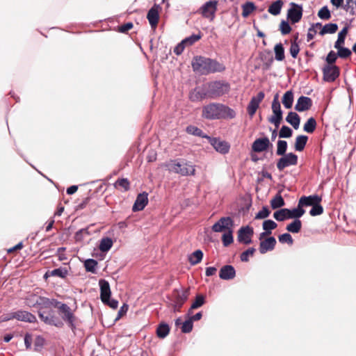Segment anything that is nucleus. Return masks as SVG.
<instances>
[{"label":"nucleus","instance_id":"obj_1","mask_svg":"<svg viewBox=\"0 0 356 356\" xmlns=\"http://www.w3.org/2000/svg\"><path fill=\"white\" fill-rule=\"evenodd\" d=\"M191 65L193 71L201 75H208L225 70V66L222 63L202 56H195Z\"/></svg>","mask_w":356,"mask_h":356},{"label":"nucleus","instance_id":"obj_2","mask_svg":"<svg viewBox=\"0 0 356 356\" xmlns=\"http://www.w3.org/2000/svg\"><path fill=\"white\" fill-rule=\"evenodd\" d=\"M202 117L207 120L233 119L236 117V112L226 105L210 103L202 107Z\"/></svg>","mask_w":356,"mask_h":356},{"label":"nucleus","instance_id":"obj_3","mask_svg":"<svg viewBox=\"0 0 356 356\" xmlns=\"http://www.w3.org/2000/svg\"><path fill=\"white\" fill-rule=\"evenodd\" d=\"M165 167L169 171L179 174L181 176H194L195 175V165L184 159H172L166 164Z\"/></svg>","mask_w":356,"mask_h":356},{"label":"nucleus","instance_id":"obj_4","mask_svg":"<svg viewBox=\"0 0 356 356\" xmlns=\"http://www.w3.org/2000/svg\"><path fill=\"white\" fill-rule=\"evenodd\" d=\"M209 90V98L216 99L228 94L230 91V84L225 81H214L207 83Z\"/></svg>","mask_w":356,"mask_h":356},{"label":"nucleus","instance_id":"obj_5","mask_svg":"<svg viewBox=\"0 0 356 356\" xmlns=\"http://www.w3.org/2000/svg\"><path fill=\"white\" fill-rule=\"evenodd\" d=\"M305 213V209L298 208V207L293 209H281L273 213V217L277 221H284L286 219L300 218Z\"/></svg>","mask_w":356,"mask_h":356},{"label":"nucleus","instance_id":"obj_6","mask_svg":"<svg viewBox=\"0 0 356 356\" xmlns=\"http://www.w3.org/2000/svg\"><path fill=\"white\" fill-rule=\"evenodd\" d=\"M190 294V289H186L182 291L178 289H174L172 292V301L173 302V307L175 311H180V309L187 300Z\"/></svg>","mask_w":356,"mask_h":356},{"label":"nucleus","instance_id":"obj_7","mask_svg":"<svg viewBox=\"0 0 356 356\" xmlns=\"http://www.w3.org/2000/svg\"><path fill=\"white\" fill-rule=\"evenodd\" d=\"M60 309L58 310V314L61 318L68 325V326L74 330L76 328L75 321L76 317L71 308L66 304L62 305Z\"/></svg>","mask_w":356,"mask_h":356},{"label":"nucleus","instance_id":"obj_8","mask_svg":"<svg viewBox=\"0 0 356 356\" xmlns=\"http://www.w3.org/2000/svg\"><path fill=\"white\" fill-rule=\"evenodd\" d=\"M218 1H209L200 8L198 13L204 18L209 19L211 22L215 18V14L217 11Z\"/></svg>","mask_w":356,"mask_h":356},{"label":"nucleus","instance_id":"obj_9","mask_svg":"<svg viewBox=\"0 0 356 356\" xmlns=\"http://www.w3.org/2000/svg\"><path fill=\"white\" fill-rule=\"evenodd\" d=\"M272 111L274 115L268 119V121L274 124L276 128H278L282 120V111L277 95H275L272 102Z\"/></svg>","mask_w":356,"mask_h":356},{"label":"nucleus","instance_id":"obj_10","mask_svg":"<svg viewBox=\"0 0 356 356\" xmlns=\"http://www.w3.org/2000/svg\"><path fill=\"white\" fill-rule=\"evenodd\" d=\"M298 156L294 153L290 152L284 155H282L277 162V168L280 171H282L284 168L290 165H296L298 164Z\"/></svg>","mask_w":356,"mask_h":356},{"label":"nucleus","instance_id":"obj_11","mask_svg":"<svg viewBox=\"0 0 356 356\" xmlns=\"http://www.w3.org/2000/svg\"><path fill=\"white\" fill-rule=\"evenodd\" d=\"M234 227V220L230 217H222L212 226L214 232H222L232 230Z\"/></svg>","mask_w":356,"mask_h":356},{"label":"nucleus","instance_id":"obj_12","mask_svg":"<svg viewBox=\"0 0 356 356\" xmlns=\"http://www.w3.org/2000/svg\"><path fill=\"white\" fill-rule=\"evenodd\" d=\"M234 227V220L230 217H222L212 226L214 232H222L232 230Z\"/></svg>","mask_w":356,"mask_h":356},{"label":"nucleus","instance_id":"obj_13","mask_svg":"<svg viewBox=\"0 0 356 356\" xmlns=\"http://www.w3.org/2000/svg\"><path fill=\"white\" fill-rule=\"evenodd\" d=\"M323 80L327 82L334 81L339 76V67L335 65H326L323 68Z\"/></svg>","mask_w":356,"mask_h":356},{"label":"nucleus","instance_id":"obj_14","mask_svg":"<svg viewBox=\"0 0 356 356\" xmlns=\"http://www.w3.org/2000/svg\"><path fill=\"white\" fill-rule=\"evenodd\" d=\"M38 315L40 318L46 324L54 325L58 327H61L63 325V322L54 315V312L52 310L49 312H39Z\"/></svg>","mask_w":356,"mask_h":356},{"label":"nucleus","instance_id":"obj_15","mask_svg":"<svg viewBox=\"0 0 356 356\" xmlns=\"http://www.w3.org/2000/svg\"><path fill=\"white\" fill-rule=\"evenodd\" d=\"M290 6L291 8L287 12V18L292 24L298 23L302 17V8L301 6L293 2L291 3Z\"/></svg>","mask_w":356,"mask_h":356},{"label":"nucleus","instance_id":"obj_16","mask_svg":"<svg viewBox=\"0 0 356 356\" xmlns=\"http://www.w3.org/2000/svg\"><path fill=\"white\" fill-rule=\"evenodd\" d=\"M273 147V144L270 142L268 137L257 138L252 144V151L259 153L267 151L269 148Z\"/></svg>","mask_w":356,"mask_h":356},{"label":"nucleus","instance_id":"obj_17","mask_svg":"<svg viewBox=\"0 0 356 356\" xmlns=\"http://www.w3.org/2000/svg\"><path fill=\"white\" fill-rule=\"evenodd\" d=\"M209 98V90L207 83L202 87H197L192 90L189 93V99L191 102H200Z\"/></svg>","mask_w":356,"mask_h":356},{"label":"nucleus","instance_id":"obj_18","mask_svg":"<svg viewBox=\"0 0 356 356\" xmlns=\"http://www.w3.org/2000/svg\"><path fill=\"white\" fill-rule=\"evenodd\" d=\"M254 234L253 229L249 226L242 227L238 231V241L245 245L252 243V236Z\"/></svg>","mask_w":356,"mask_h":356},{"label":"nucleus","instance_id":"obj_19","mask_svg":"<svg viewBox=\"0 0 356 356\" xmlns=\"http://www.w3.org/2000/svg\"><path fill=\"white\" fill-rule=\"evenodd\" d=\"M264 96L265 95L264 92L261 91L257 95V96L252 97L251 98L250 102H249L247 107L248 113L250 117H252L255 114L260 103L264 99Z\"/></svg>","mask_w":356,"mask_h":356},{"label":"nucleus","instance_id":"obj_20","mask_svg":"<svg viewBox=\"0 0 356 356\" xmlns=\"http://www.w3.org/2000/svg\"><path fill=\"white\" fill-rule=\"evenodd\" d=\"M322 198L318 195L302 196L300 198L298 204V208L303 209L304 207H313L317 202H321Z\"/></svg>","mask_w":356,"mask_h":356},{"label":"nucleus","instance_id":"obj_21","mask_svg":"<svg viewBox=\"0 0 356 356\" xmlns=\"http://www.w3.org/2000/svg\"><path fill=\"white\" fill-rule=\"evenodd\" d=\"M312 106V100L311 98L305 96H300L295 106V109L298 112H302L309 110Z\"/></svg>","mask_w":356,"mask_h":356},{"label":"nucleus","instance_id":"obj_22","mask_svg":"<svg viewBox=\"0 0 356 356\" xmlns=\"http://www.w3.org/2000/svg\"><path fill=\"white\" fill-rule=\"evenodd\" d=\"M276 243L277 241L274 237H268L260 241L259 250L261 254H265L268 251H272L274 250Z\"/></svg>","mask_w":356,"mask_h":356},{"label":"nucleus","instance_id":"obj_23","mask_svg":"<svg viewBox=\"0 0 356 356\" xmlns=\"http://www.w3.org/2000/svg\"><path fill=\"white\" fill-rule=\"evenodd\" d=\"M148 194L143 192L137 195L136 200L133 206L134 211H142L148 203Z\"/></svg>","mask_w":356,"mask_h":356},{"label":"nucleus","instance_id":"obj_24","mask_svg":"<svg viewBox=\"0 0 356 356\" xmlns=\"http://www.w3.org/2000/svg\"><path fill=\"white\" fill-rule=\"evenodd\" d=\"M147 18L151 27L156 29L159 20V8L157 6L155 5L149 9L147 15Z\"/></svg>","mask_w":356,"mask_h":356},{"label":"nucleus","instance_id":"obj_25","mask_svg":"<svg viewBox=\"0 0 356 356\" xmlns=\"http://www.w3.org/2000/svg\"><path fill=\"white\" fill-rule=\"evenodd\" d=\"M236 276V270L231 265H225L222 266L219 272V277L222 280H232Z\"/></svg>","mask_w":356,"mask_h":356},{"label":"nucleus","instance_id":"obj_26","mask_svg":"<svg viewBox=\"0 0 356 356\" xmlns=\"http://www.w3.org/2000/svg\"><path fill=\"white\" fill-rule=\"evenodd\" d=\"M100 286V298L103 302L108 301V298H111L110 285L105 280H99Z\"/></svg>","mask_w":356,"mask_h":356},{"label":"nucleus","instance_id":"obj_27","mask_svg":"<svg viewBox=\"0 0 356 356\" xmlns=\"http://www.w3.org/2000/svg\"><path fill=\"white\" fill-rule=\"evenodd\" d=\"M13 316L18 321H21L28 323H35L36 321V317L33 314L27 311L18 310L15 312V315Z\"/></svg>","mask_w":356,"mask_h":356},{"label":"nucleus","instance_id":"obj_28","mask_svg":"<svg viewBox=\"0 0 356 356\" xmlns=\"http://www.w3.org/2000/svg\"><path fill=\"white\" fill-rule=\"evenodd\" d=\"M211 143L214 149L221 154H226L229 150V145L228 143L225 141L220 140V139L213 138Z\"/></svg>","mask_w":356,"mask_h":356},{"label":"nucleus","instance_id":"obj_29","mask_svg":"<svg viewBox=\"0 0 356 356\" xmlns=\"http://www.w3.org/2000/svg\"><path fill=\"white\" fill-rule=\"evenodd\" d=\"M308 140V137L305 135H299L296 137L295 143H294V149L296 151L302 152L304 150L307 142Z\"/></svg>","mask_w":356,"mask_h":356},{"label":"nucleus","instance_id":"obj_30","mask_svg":"<svg viewBox=\"0 0 356 356\" xmlns=\"http://www.w3.org/2000/svg\"><path fill=\"white\" fill-rule=\"evenodd\" d=\"M68 275V270L66 268H56L52 270L47 271L44 277H47L49 276H53V277H58L60 278H65L67 275Z\"/></svg>","mask_w":356,"mask_h":356},{"label":"nucleus","instance_id":"obj_31","mask_svg":"<svg viewBox=\"0 0 356 356\" xmlns=\"http://www.w3.org/2000/svg\"><path fill=\"white\" fill-rule=\"evenodd\" d=\"M286 120L289 122L295 129H298L300 125V118L295 112H289L286 118Z\"/></svg>","mask_w":356,"mask_h":356},{"label":"nucleus","instance_id":"obj_32","mask_svg":"<svg viewBox=\"0 0 356 356\" xmlns=\"http://www.w3.org/2000/svg\"><path fill=\"white\" fill-rule=\"evenodd\" d=\"M283 4L284 3L282 0H277L273 2L268 7V13L273 15H278L281 12Z\"/></svg>","mask_w":356,"mask_h":356},{"label":"nucleus","instance_id":"obj_33","mask_svg":"<svg viewBox=\"0 0 356 356\" xmlns=\"http://www.w3.org/2000/svg\"><path fill=\"white\" fill-rule=\"evenodd\" d=\"M302 228V222L299 218L295 220L286 225V229L291 233H298Z\"/></svg>","mask_w":356,"mask_h":356},{"label":"nucleus","instance_id":"obj_34","mask_svg":"<svg viewBox=\"0 0 356 356\" xmlns=\"http://www.w3.org/2000/svg\"><path fill=\"white\" fill-rule=\"evenodd\" d=\"M170 332V327L167 323H161L156 329V335L159 338L164 339Z\"/></svg>","mask_w":356,"mask_h":356},{"label":"nucleus","instance_id":"obj_35","mask_svg":"<svg viewBox=\"0 0 356 356\" xmlns=\"http://www.w3.org/2000/svg\"><path fill=\"white\" fill-rule=\"evenodd\" d=\"M242 16L243 17H248L253 11L257 9L254 3L251 1H247L242 5Z\"/></svg>","mask_w":356,"mask_h":356},{"label":"nucleus","instance_id":"obj_36","mask_svg":"<svg viewBox=\"0 0 356 356\" xmlns=\"http://www.w3.org/2000/svg\"><path fill=\"white\" fill-rule=\"evenodd\" d=\"M114 187L117 189L127 191L130 188V182L127 178L118 179L114 184Z\"/></svg>","mask_w":356,"mask_h":356},{"label":"nucleus","instance_id":"obj_37","mask_svg":"<svg viewBox=\"0 0 356 356\" xmlns=\"http://www.w3.org/2000/svg\"><path fill=\"white\" fill-rule=\"evenodd\" d=\"M203 258V252L200 250H197L193 252L188 257L190 264L193 266L196 265L201 262Z\"/></svg>","mask_w":356,"mask_h":356},{"label":"nucleus","instance_id":"obj_38","mask_svg":"<svg viewBox=\"0 0 356 356\" xmlns=\"http://www.w3.org/2000/svg\"><path fill=\"white\" fill-rule=\"evenodd\" d=\"M293 102V93L291 90L286 91L282 97V104L286 108H291Z\"/></svg>","mask_w":356,"mask_h":356},{"label":"nucleus","instance_id":"obj_39","mask_svg":"<svg viewBox=\"0 0 356 356\" xmlns=\"http://www.w3.org/2000/svg\"><path fill=\"white\" fill-rule=\"evenodd\" d=\"M285 202L280 195V192H279L271 200H270V206L273 209H276L278 208H281L284 206Z\"/></svg>","mask_w":356,"mask_h":356},{"label":"nucleus","instance_id":"obj_40","mask_svg":"<svg viewBox=\"0 0 356 356\" xmlns=\"http://www.w3.org/2000/svg\"><path fill=\"white\" fill-rule=\"evenodd\" d=\"M202 33L199 32L197 34H193L182 40L183 44L187 47L192 46L193 44L199 41L202 38Z\"/></svg>","mask_w":356,"mask_h":356},{"label":"nucleus","instance_id":"obj_41","mask_svg":"<svg viewBox=\"0 0 356 356\" xmlns=\"http://www.w3.org/2000/svg\"><path fill=\"white\" fill-rule=\"evenodd\" d=\"M275 58L278 61H282L285 58L284 49L282 43L275 44L274 47Z\"/></svg>","mask_w":356,"mask_h":356},{"label":"nucleus","instance_id":"obj_42","mask_svg":"<svg viewBox=\"0 0 356 356\" xmlns=\"http://www.w3.org/2000/svg\"><path fill=\"white\" fill-rule=\"evenodd\" d=\"M348 27L345 26L338 34L337 40L334 43V48H339L340 45H343L345 42V38L348 34Z\"/></svg>","mask_w":356,"mask_h":356},{"label":"nucleus","instance_id":"obj_43","mask_svg":"<svg viewBox=\"0 0 356 356\" xmlns=\"http://www.w3.org/2000/svg\"><path fill=\"white\" fill-rule=\"evenodd\" d=\"M113 245V241L111 238L106 237L103 238L99 243V249L102 252H107L108 251Z\"/></svg>","mask_w":356,"mask_h":356},{"label":"nucleus","instance_id":"obj_44","mask_svg":"<svg viewBox=\"0 0 356 356\" xmlns=\"http://www.w3.org/2000/svg\"><path fill=\"white\" fill-rule=\"evenodd\" d=\"M338 29V26L337 24L330 23L325 24L321 29L320 31V35H323L327 33H334Z\"/></svg>","mask_w":356,"mask_h":356},{"label":"nucleus","instance_id":"obj_45","mask_svg":"<svg viewBox=\"0 0 356 356\" xmlns=\"http://www.w3.org/2000/svg\"><path fill=\"white\" fill-rule=\"evenodd\" d=\"M316 128V121L314 118H310L304 124L303 129L305 131L312 134Z\"/></svg>","mask_w":356,"mask_h":356},{"label":"nucleus","instance_id":"obj_46","mask_svg":"<svg viewBox=\"0 0 356 356\" xmlns=\"http://www.w3.org/2000/svg\"><path fill=\"white\" fill-rule=\"evenodd\" d=\"M97 264L98 263L96 260L93 259H88L85 261L84 267L87 272L95 273Z\"/></svg>","mask_w":356,"mask_h":356},{"label":"nucleus","instance_id":"obj_47","mask_svg":"<svg viewBox=\"0 0 356 356\" xmlns=\"http://www.w3.org/2000/svg\"><path fill=\"white\" fill-rule=\"evenodd\" d=\"M287 147L288 145L286 141L282 140H278L277 143V155L282 156L286 154Z\"/></svg>","mask_w":356,"mask_h":356},{"label":"nucleus","instance_id":"obj_48","mask_svg":"<svg viewBox=\"0 0 356 356\" xmlns=\"http://www.w3.org/2000/svg\"><path fill=\"white\" fill-rule=\"evenodd\" d=\"M232 233H233V231L232 229V230L225 232L223 234V235L222 236V243H223L224 246L227 247L233 243L234 238H233Z\"/></svg>","mask_w":356,"mask_h":356},{"label":"nucleus","instance_id":"obj_49","mask_svg":"<svg viewBox=\"0 0 356 356\" xmlns=\"http://www.w3.org/2000/svg\"><path fill=\"white\" fill-rule=\"evenodd\" d=\"M204 302H205L204 296L201 294L197 295L195 298V301L193 302V303L192 304V305L189 309V313L192 310L197 309V308L200 307L201 306H202L204 304Z\"/></svg>","mask_w":356,"mask_h":356},{"label":"nucleus","instance_id":"obj_50","mask_svg":"<svg viewBox=\"0 0 356 356\" xmlns=\"http://www.w3.org/2000/svg\"><path fill=\"white\" fill-rule=\"evenodd\" d=\"M186 131L188 134L193 135V136H200V137H202V138L205 137L203 131L198 127L193 126V125L188 126L186 127Z\"/></svg>","mask_w":356,"mask_h":356},{"label":"nucleus","instance_id":"obj_51","mask_svg":"<svg viewBox=\"0 0 356 356\" xmlns=\"http://www.w3.org/2000/svg\"><path fill=\"white\" fill-rule=\"evenodd\" d=\"M256 250L254 248H250L247 250L242 252L240 255L241 261L243 262L249 261V257H252L255 252Z\"/></svg>","mask_w":356,"mask_h":356},{"label":"nucleus","instance_id":"obj_52","mask_svg":"<svg viewBox=\"0 0 356 356\" xmlns=\"http://www.w3.org/2000/svg\"><path fill=\"white\" fill-rule=\"evenodd\" d=\"M318 16L321 19H330L331 18V14L327 6H325L323 8H321L318 13Z\"/></svg>","mask_w":356,"mask_h":356},{"label":"nucleus","instance_id":"obj_53","mask_svg":"<svg viewBox=\"0 0 356 356\" xmlns=\"http://www.w3.org/2000/svg\"><path fill=\"white\" fill-rule=\"evenodd\" d=\"M293 131L291 128H289L287 126H282V128L280 130L279 132V137L284 138H290L292 136Z\"/></svg>","mask_w":356,"mask_h":356},{"label":"nucleus","instance_id":"obj_54","mask_svg":"<svg viewBox=\"0 0 356 356\" xmlns=\"http://www.w3.org/2000/svg\"><path fill=\"white\" fill-rule=\"evenodd\" d=\"M323 213V208L321 205V202H317L316 204L313 205L312 209L309 211V214L312 216H316L321 215Z\"/></svg>","mask_w":356,"mask_h":356},{"label":"nucleus","instance_id":"obj_55","mask_svg":"<svg viewBox=\"0 0 356 356\" xmlns=\"http://www.w3.org/2000/svg\"><path fill=\"white\" fill-rule=\"evenodd\" d=\"M336 49L338 50V56L341 58H348L351 55V51L346 47H342V45H340L339 48Z\"/></svg>","mask_w":356,"mask_h":356},{"label":"nucleus","instance_id":"obj_56","mask_svg":"<svg viewBox=\"0 0 356 356\" xmlns=\"http://www.w3.org/2000/svg\"><path fill=\"white\" fill-rule=\"evenodd\" d=\"M193 327V324L192 320L189 318L183 323L181 330L183 333H189L192 331Z\"/></svg>","mask_w":356,"mask_h":356},{"label":"nucleus","instance_id":"obj_57","mask_svg":"<svg viewBox=\"0 0 356 356\" xmlns=\"http://www.w3.org/2000/svg\"><path fill=\"white\" fill-rule=\"evenodd\" d=\"M279 241L281 243H288L289 245H292L293 243V239L292 236L289 233H285L281 234L278 237Z\"/></svg>","mask_w":356,"mask_h":356},{"label":"nucleus","instance_id":"obj_58","mask_svg":"<svg viewBox=\"0 0 356 356\" xmlns=\"http://www.w3.org/2000/svg\"><path fill=\"white\" fill-rule=\"evenodd\" d=\"M277 225L272 220H266L263 222V229L267 232H271V230L275 229Z\"/></svg>","mask_w":356,"mask_h":356},{"label":"nucleus","instance_id":"obj_59","mask_svg":"<svg viewBox=\"0 0 356 356\" xmlns=\"http://www.w3.org/2000/svg\"><path fill=\"white\" fill-rule=\"evenodd\" d=\"M35 305L41 306L44 308H49V298L42 296H38L36 298Z\"/></svg>","mask_w":356,"mask_h":356},{"label":"nucleus","instance_id":"obj_60","mask_svg":"<svg viewBox=\"0 0 356 356\" xmlns=\"http://www.w3.org/2000/svg\"><path fill=\"white\" fill-rule=\"evenodd\" d=\"M280 30L282 35H287L291 31V27L287 22L282 20L280 24Z\"/></svg>","mask_w":356,"mask_h":356},{"label":"nucleus","instance_id":"obj_61","mask_svg":"<svg viewBox=\"0 0 356 356\" xmlns=\"http://www.w3.org/2000/svg\"><path fill=\"white\" fill-rule=\"evenodd\" d=\"M270 213V211L267 207H263L262 209L259 211L256 216L255 219H264L267 218Z\"/></svg>","mask_w":356,"mask_h":356},{"label":"nucleus","instance_id":"obj_62","mask_svg":"<svg viewBox=\"0 0 356 356\" xmlns=\"http://www.w3.org/2000/svg\"><path fill=\"white\" fill-rule=\"evenodd\" d=\"M289 51H290L291 56L293 58H297V56L300 51V48H299L298 44L296 42H291Z\"/></svg>","mask_w":356,"mask_h":356},{"label":"nucleus","instance_id":"obj_63","mask_svg":"<svg viewBox=\"0 0 356 356\" xmlns=\"http://www.w3.org/2000/svg\"><path fill=\"white\" fill-rule=\"evenodd\" d=\"M337 53L336 54L334 51H330L327 57H326V62L327 63V65H334L336 60H337Z\"/></svg>","mask_w":356,"mask_h":356},{"label":"nucleus","instance_id":"obj_64","mask_svg":"<svg viewBox=\"0 0 356 356\" xmlns=\"http://www.w3.org/2000/svg\"><path fill=\"white\" fill-rule=\"evenodd\" d=\"M134 25L132 22H127L121 26H119L118 30L120 33H125L128 31L131 30L133 28Z\"/></svg>","mask_w":356,"mask_h":356}]
</instances>
